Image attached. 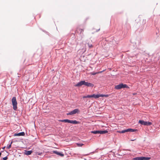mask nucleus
Instances as JSON below:
<instances>
[{
  "mask_svg": "<svg viewBox=\"0 0 160 160\" xmlns=\"http://www.w3.org/2000/svg\"><path fill=\"white\" fill-rule=\"evenodd\" d=\"M82 85H84L87 87H93L94 85L92 83L88 82H86L85 81H82L76 84L75 85V86L80 87Z\"/></svg>",
  "mask_w": 160,
  "mask_h": 160,
  "instance_id": "obj_1",
  "label": "nucleus"
},
{
  "mask_svg": "<svg viewBox=\"0 0 160 160\" xmlns=\"http://www.w3.org/2000/svg\"><path fill=\"white\" fill-rule=\"evenodd\" d=\"M12 102L13 106V108L14 110H16L17 109V102L16 98L13 97L12 99Z\"/></svg>",
  "mask_w": 160,
  "mask_h": 160,
  "instance_id": "obj_2",
  "label": "nucleus"
},
{
  "mask_svg": "<svg viewBox=\"0 0 160 160\" xmlns=\"http://www.w3.org/2000/svg\"><path fill=\"white\" fill-rule=\"evenodd\" d=\"M128 88L129 87L126 84H123L122 83H120L118 85L116 86L115 88L117 89H120L122 88Z\"/></svg>",
  "mask_w": 160,
  "mask_h": 160,
  "instance_id": "obj_3",
  "label": "nucleus"
},
{
  "mask_svg": "<svg viewBox=\"0 0 160 160\" xmlns=\"http://www.w3.org/2000/svg\"><path fill=\"white\" fill-rule=\"evenodd\" d=\"M59 122H68L70 123H73V124H78V122L76 120H70L69 119H63V120H59Z\"/></svg>",
  "mask_w": 160,
  "mask_h": 160,
  "instance_id": "obj_4",
  "label": "nucleus"
},
{
  "mask_svg": "<svg viewBox=\"0 0 160 160\" xmlns=\"http://www.w3.org/2000/svg\"><path fill=\"white\" fill-rule=\"evenodd\" d=\"M108 131L107 130L104 131H92L91 132V133H93L94 134L100 133L101 134H103L106 133L108 132Z\"/></svg>",
  "mask_w": 160,
  "mask_h": 160,
  "instance_id": "obj_5",
  "label": "nucleus"
},
{
  "mask_svg": "<svg viewBox=\"0 0 160 160\" xmlns=\"http://www.w3.org/2000/svg\"><path fill=\"white\" fill-rule=\"evenodd\" d=\"M139 123L142 125L146 126H150L152 124V123L150 122H147L143 120H139Z\"/></svg>",
  "mask_w": 160,
  "mask_h": 160,
  "instance_id": "obj_6",
  "label": "nucleus"
},
{
  "mask_svg": "<svg viewBox=\"0 0 160 160\" xmlns=\"http://www.w3.org/2000/svg\"><path fill=\"white\" fill-rule=\"evenodd\" d=\"M77 32L79 34H83L84 30L83 29L80 28H78L77 30Z\"/></svg>",
  "mask_w": 160,
  "mask_h": 160,
  "instance_id": "obj_7",
  "label": "nucleus"
},
{
  "mask_svg": "<svg viewBox=\"0 0 160 160\" xmlns=\"http://www.w3.org/2000/svg\"><path fill=\"white\" fill-rule=\"evenodd\" d=\"M53 153H55L58 155H59L61 157H63L64 156L63 154L61 152H59L57 151H52Z\"/></svg>",
  "mask_w": 160,
  "mask_h": 160,
  "instance_id": "obj_8",
  "label": "nucleus"
},
{
  "mask_svg": "<svg viewBox=\"0 0 160 160\" xmlns=\"http://www.w3.org/2000/svg\"><path fill=\"white\" fill-rule=\"evenodd\" d=\"M25 135V133L23 132L19 133H15L14 134V136H23Z\"/></svg>",
  "mask_w": 160,
  "mask_h": 160,
  "instance_id": "obj_9",
  "label": "nucleus"
},
{
  "mask_svg": "<svg viewBox=\"0 0 160 160\" xmlns=\"http://www.w3.org/2000/svg\"><path fill=\"white\" fill-rule=\"evenodd\" d=\"M72 111V112H72L74 114H75L76 113H78L79 112V110L78 109H74V110H73V111Z\"/></svg>",
  "mask_w": 160,
  "mask_h": 160,
  "instance_id": "obj_10",
  "label": "nucleus"
},
{
  "mask_svg": "<svg viewBox=\"0 0 160 160\" xmlns=\"http://www.w3.org/2000/svg\"><path fill=\"white\" fill-rule=\"evenodd\" d=\"M32 152V151H26L25 154L27 155H30L31 154Z\"/></svg>",
  "mask_w": 160,
  "mask_h": 160,
  "instance_id": "obj_11",
  "label": "nucleus"
},
{
  "mask_svg": "<svg viewBox=\"0 0 160 160\" xmlns=\"http://www.w3.org/2000/svg\"><path fill=\"white\" fill-rule=\"evenodd\" d=\"M151 158L150 157H142V160H149Z\"/></svg>",
  "mask_w": 160,
  "mask_h": 160,
  "instance_id": "obj_12",
  "label": "nucleus"
},
{
  "mask_svg": "<svg viewBox=\"0 0 160 160\" xmlns=\"http://www.w3.org/2000/svg\"><path fill=\"white\" fill-rule=\"evenodd\" d=\"M127 130V132H135V131H137L136 130L133 129H130V128L128 129Z\"/></svg>",
  "mask_w": 160,
  "mask_h": 160,
  "instance_id": "obj_13",
  "label": "nucleus"
},
{
  "mask_svg": "<svg viewBox=\"0 0 160 160\" xmlns=\"http://www.w3.org/2000/svg\"><path fill=\"white\" fill-rule=\"evenodd\" d=\"M92 98H99L98 94L95 95L94 94H93V95H92Z\"/></svg>",
  "mask_w": 160,
  "mask_h": 160,
  "instance_id": "obj_14",
  "label": "nucleus"
},
{
  "mask_svg": "<svg viewBox=\"0 0 160 160\" xmlns=\"http://www.w3.org/2000/svg\"><path fill=\"white\" fill-rule=\"evenodd\" d=\"M133 159V160H142V157L134 158Z\"/></svg>",
  "mask_w": 160,
  "mask_h": 160,
  "instance_id": "obj_15",
  "label": "nucleus"
},
{
  "mask_svg": "<svg viewBox=\"0 0 160 160\" xmlns=\"http://www.w3.org/2000/svg\"><path fill=\"white\" fill-rule=\"evenodd\" d=\"M12 142H11V143H10V144L8 145L7 147V148L8 149H9V148H10L11 147V145L12 143Z\"/></svg>",
  "mask_w": 160,
  "mask_h": 160,
  "instance_id": "obj_16",
  "label": "nucleus"
},
{
  "mask_svg": "<svg viewBox=\"0 0 160 160\" xmlns=\"http://www.w3.org/2000/svg\"><path fill=\"white\" fill-rule=\"evenodd\" d=\"M77 146L78 147H81L82 146H83V145H84V144H83L81 143H77Z\"/></svg>",
  "mask_w": 160,
  "mask_h": 160,
  "instance_id": "obj_17",
  "label": "nucleus"
},
{
  "mask_svg": "<svg viewBox=\"0 0 160 160\" xmlns=\"http://www.w3.org/2000/svg\"><path fill=\"white\" fill-rule=\"evenodd\" d=\"M72 111H71V112H70L68 113L67 114V115H73L74 114L72 112Z\"/></svg>",
  "mask_w": 160,
  "mask_h": 160,
  "instance_id": "obj_18",
  "label": "nucleus"
},
{
  "mask_svg": "<svg viewBox=\"0 0 160 160\" xmlns=\"http://www.w3.org/2000/svg\"><path fill=\"white\" fill-rule=\"evenodd\" d=\"M127 130L126 129V130H122L121 131V133H124L126 132H127Z\"/></svg>",
  "mask_w": 160,
  "mask_h": 160,
  "instance_id": "obj_19",
  "label": "nucleus"
},
{
  "mask_svg": "<svg viewBox=\"0 0 160 160\" xmlns=\"http://www.w3.org/2000/svg\"><path fill=\"white\" fill-rule=\"evenodd\" d=\"M88 45L89 47L90 48H92V47H93L92 45L91 44H90L88 43Z\"/></svg>",
  "mask_w": 160,
  "mask_h": 160,
  "instance_id": "obj_20",
  "label": "nucleus"
},
{
  "mask_svg": "<svg viewBox=\"0 0 160 160\" xmlns=\"http://www.w3.org/2000/svg\"><path fill=\"white\" fill-rule=\"evenodd\" d=\"M98 74L97 72H92L91 73V74L93 75H96V74Z\"/></svg>",
  "mask_w": 160,
  "mask_h": 160,
  "instance_id": "obj_21",
  "label": "nucleus"
},
{
  "mask_svg": "<svg viewBox=\"0 0 160 160\" xmlns=\"http://www.w3.org/2000/svg\"><path fill=\"white\" fill-rule=\"evenodd\" d=\"M99 98L100 97H104L105 94H98Z\"/></svg>",
  "mask_w": 160,
  "mask_h": 160,
  "instance_id": "obj_22",
  "label": "nucleus"
},
{
  "mask_svg": "<svg viewBox=\"0 0 160 160\" xmlns=\"http://www.w3.org/2000/svg\"><path fill=\"white\" fill-rule=\"evenodd\" d=\"M105 70H106V69H105V70H103L102 71H100V72H97V73H98V74L101 73L102 72H103L105 71Z\"/></svg>",
  "mask_w": 160,
  "mask_h": 160,
  "instance_id": "obj_23",
  "label": "nucleus"
},
{
  "mask_svg": "<svg viewBox=\"0 0 160 160\" xmlns=\"http://www.w3.org/2000/svg\"><path fill=\"white\" fill-rule=\"evenodd\" d=\"M87 98H90L92 97V95H88L87 96Z\"/></svg>",
  "mask_w": 160,
  "mask_h": 160,
  "instance_id": "obj_24",
  "label": "nucleus"
},
{
  "mask_svg": "<svg viewBox=\"0 0 160 160\" xmlns=\"http://www.w3.org/2000/svg\"><path fill=\"white\" fill-rule=\"evenodd\" d=\"M8 157H4V158H3V160H7L8 159Z\"/></svg>",
  "mask_w": 160,
  "mask_h": 160,
  "instance_id": "obj_25",
  "label": "nucleus"
},
{
  "mask_svg": "<svg viewBox=\"0 0 160 160\" xmlns=\"http://www.w3.org/2000/svg\"><path fill=\"white\" fill-rule=\"evenodd\" d=\"M109 95H105L104 97H108Z\"/></svg>",
  "mask_w": 160,
  "mask_h": 160,
  "instance_id": "obj_26",
  "label": "nucleus"
},
{
  "mask_svg": "<svg viewBox=\"0 0 160 160\" xmlns=\"http://www.w3.org/2000/svg\"><path fill=\"white\" fill-rule=\"evenodd\" d=\"M83 98H87V96H83Z\"/></svg>",
  "mask_w": 160,
  "mask_h": 160,
  "instance_id": "obj_27",
  "label": "nucleus"
},
{
  "mask_svg": "<svg viewBox=\"0 0 160 160\" xmlns=\"http://www.w3.org/2000/svg\"><path fill=\"white\" fill-rule=\"evenodd\" d=\"M121 131H117V132H119V133H121Z\"/></svg>",
  "mask_w": 160,
  "mask_h": 160,
  "instance_id": "obj_28",
  "label": "nucleus"
},
{
  "mask_svg": "<svg viewBox=\"0 0 160 160\" xmlns=\"http://www.w3.org/2000/svg\"><path fill=\"white\" fill-rule=\"evenodd\" d=\"M5 148V147L3 148L2 149H4Z\"/></svg>",
  "mask_w": 160,
  "mask_h": 160,
  "instance_id": "obj_29",
  "label": "nucleus"
},
{
  "mask_svg": "<svg viewBox=\"0 0 160 160\" xmlns=\"http://www.w3.org/2000/svg\"><path fill=\"white\" fill-rule=\"evenodd\" d=\"M134 140H135L132 139V140H132V141H134Z\"/></svg>",
  "mask_w": 160,
  "mask_h": 160,
  "instance_id": "obj_30",
  "label": "nucleus"
}]
</instances>
